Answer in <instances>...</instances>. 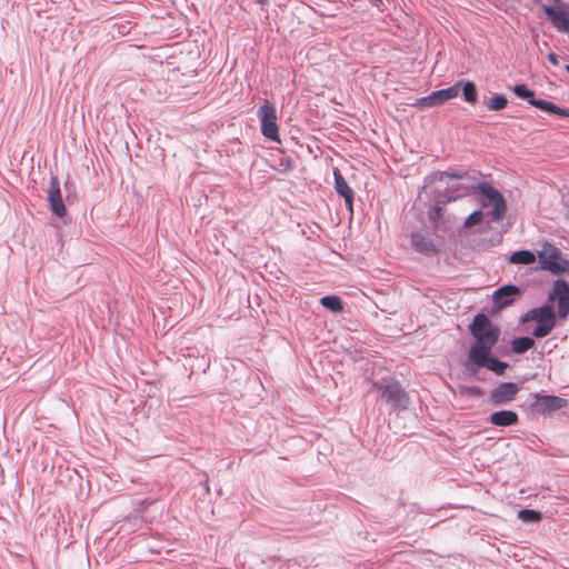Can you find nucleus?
<instances>
[{"instance_id": "2eb2a0df", "label": "nucleus", "mask_w": 569, "mask_h": 569, "mask_svg": "<svg viewBox=\"0 0 569 569\" xmlns=\"http://www.w3.org/2000/svg\"><path fill=\"white\" fill-rule=\"evenodd\" d=\"M411 246L416 251L432 256L437 253V247L427 231L420 230L411 233Z\"/></svg>"}, {"instance_id": "6ab92c4d", "label": "nucleus", "mask_w": 569, "mask_h": 569, "mask_svg": "<svg viewBox=\"0 0 569 569\" xmlns=\"http://www.w3.org/2000/svg\"><path fill=\"white\" fill-rule=\"evenodd\" d=\"M490 422L498 427L513 426L518 422V415L511 410H501L491 413Z\"/></svg>"}, {"instance_id": "a878e982", "label": "nucleus", "mask_w": 569, "mask_h": 569, "mask_svg": "<svg viewBox=\"0 0 569 569\" xmlns=\"http://www.w3.org/2000/svg\"><path fill=\"white\" fill-rule=\"evenodd\" d=\"M518 517L525 522H537L541 518L540 512L531 509L520 510Z\"/></svg>"}, {"instance_id": "393cba45", "label": "nucleus", "mask_w": 569, "mask_h": 569, "mask_svg": "<svg viewBox=\"0 0 569 569\" xmlns=\"http://www.w3.org/2000/svg\"><path fill=\"white\" fill-rule=\"evenodd\" d=\"M485 216H487V214L481 209L473 211L466 218V220L463 222V227L471 228L476 224H479L482 221Z\"/></svg>"}, {"instance_id": "412c9836", "label": "nucleus", "mask_w": 569, "mask_h": 569, "mask_svg": "<svg viewBox=\"0 0 569 569\" xmlns=\"http://www.w3.org/2000/svg\"><path fill=\"white\" fill-rule=\"evenodd\" d=\"M460 89L462 90L463 99L471 104L478 100V92L476 84L471 81L461 82Z\"/></svg>"}, {"instance_id": "9d476101", "label": "nucleus", "mask_w": 569, "mask_h": 569, "mask_svg": "<svg viewBox=\"0 0 569 569\" xmlns=\"http://www.w3.org/2000/svg\"><path fill=\"white\" fill-rule=\"evenodd\" d=\"M47 201L49 203L50 211L62 218L66 212V206L62 200L61 190H60V181L57 176L51 174L49 187L47 189Z\"/></svg>"}, {"instance_id": "ddd939ff", "label": "nucleus", "mask_w": 569, "mask_h": 569, "mask_svg": "<svg viewBox=\"0 0 569 569\" xmlns=\"http://www.w3.org/2000/svg\"><path fill=\"white\" fill-rule=\"evenodd\" d=\"M460 86L461 82H457L449 88L433 91L429 96L421 98L419 100V104L427 108L440 106L446 101L456 98L460 92Z\"/></svg>"}, {"instance_id": "bb28decb", "label": "nucleus", "mask_w": 569, "mask_h": 569, "mask_svg": "<svg viewBox=\"0 0 569 569\" xmlns=\"http://www.w3.org/2000/svg\"><path fill=\"white\" fill-rule=\"evenodd\" d=\"M461 392L462 393H467V395H472V396H480L481 395V389L479 387H476V386L462 387L461 388Z\"/></svg>"}, {"instance_id": "cd10ccee", "label": "nucleus", "mask_w": 569, "mask_h": 569, "mask_svg": "<svg viewBox=\"0 0 569 569\" xmlns=\"http://www.w3.org/2000/svg\"><path fill=\"white\" fill-rule=\"evenodd\" d=\"M548 60L553 64V66H557L558 64V57L556 53L553 52H550L548 54Z\"/></svg>"}, {"instance_id": "aec40b11", "label": "nucleus", "mask_w": 569, "mask_h": 569, "mask_svg": "<svg viewBox=\"0 0 569 569\" xmlns=\"http://www.w3.org/2000/svg\"><path fill=\"white\" fill-rule=\"evenodd\" d=\"M509 261L515 264H531L536 261V254L529 250H520L513 252Z\"/></svg>"}, {"instance_id": "dca6fc26", "label": "nucleus", "mask_w": 569, "mask_h": 569, "mask_svg": "<svg viewBox=\"0 0 569 569\" xmlns=\"http://www.w3.org/2000/svg\"><path fill=\"white\" fill-rule=\"evenodd\" d=\"M545 12L555 27L561 31L569 33V11L563 7H546Z\"/></svg>"}, {"instance_id": "f8f14e48", "label": "nucleus", "mask_w": 569, "mask_h": 569, "mask_svg": "<svg viewBox=\"0 0 569 569\" xmlns=\"http://www.w3.org/2000/svg\"><path fill=\"white\" fill-rule=\"evenodd\" d=\"M518 392H519V387L517 383L502 382L491 390L490 397H489V402L492 406L507 405L516 398Z\"/></svg>"}, {"instance_id": "5701e85b", "label": "nucleus", "mask_w": 569, "mask_h": 569, "mask_svg": "<svg viewBox=\"0 0 569 569\" xmlns=\"http://www.w3.org/2000/svg\"><path fill=\"white\" fill-rule=\"evenodd\" d=\"M320 303L333 312H340L343 309L341 299L338 296H325L320 299Z\"/></svg>"}, {"instance_id": "39448f33", "label": "nucleus", "mask_w": 569, "mask_h": 569, "mask_svg": "<svg viewBox=\"0 0 569 569\" xmlns=\"http://www.w3.org/2000/svg\"><path fill=\"white\" fill-rule=\"evenodd\" d=\"M538 258L540 269L553 274L563 273L569 269V262L562 258L560 250L550 243L542 246L538 251Z\"/></svg>"}, {"instance_id": "f3484780", "label": "nucleus", "mask_w": 569, "mask_h": 569, "mask_svg": "<svg viewBox=\"0 0 569 569\" xmlns=\"http://www.w3.org/2000/svg\"><path fill=\"white\" fill-rule=\"evenodd\" d=\"M520 290L516 286L507 284L500 287L493 292V302L496 306L502 308L511 303Z\"/></svg>"}, {"instance_id": "4468645a", "label": "nucleus", "mask_w": 569, "mask_h": 569, "mask_svg": "<svg viewBox=\"0 0 569 569\" xmlns=\"http://www.w3.org/2000/svg\"><path fill=\"white\" fill-rule=\"evenodd\" d=\"M536 400L532 408L540 413H551L566 406V400L557 396L539 395L535 396Z\"/></svg>"}, {"instance_id": "a211bd4d", "label": "nucleus", "mask_w": 569, "mask_h": 569, "mask_svg": "<svg viewBox=\"0 0 569 569\" xmlns=\"http://www.w3.org/2000/svg\"><path fill=\"white\" fill-rule=\"evenodd\" d=\"M335 177V189L336 191L343 197L346 204L348 206L349 210L352 211V199H353V191L348 186L347 181L342 177V174L335 170L333 172Z\"/></svg>"}, {"instance_id": "f257e3e1", "label": "nucleus", "mask_w": 569, "mask_h": 569, "mask_svg": "<svg viewBox=\"0 0 569 569\" xmlns=\"http://www.w3.org/2000/svg\"><path fill=\"white\" fill-rule=\"evenodd\" d=\"M470 332L475 338V342L470 347L468 357L472 356L473 358H480V353H491L500 336L499 329L483 313H479L473 318L470 325Z\"/></svg>"}, {"instance_id": "b1692460", "label": "nucleus", "mask_w": 569, "mask_h": 569, "mask_svg": "<svg viewBox=\"0 0 569 569\" xmlns=\"http://www.w3.org/2000/svg\"><path fill=\"white\" fill-rule=\"evenodd\" d=\"M508 103L507 98L503 94H495L488 101H486V106L491 111H498L506 108Z\"/></svg>"}, {"instance_id": "4be33fe9", "label": "nucleus", "mask_w": 569, "mask_h": 569, "mask_svg": "<svg viewBox=\"0 0 569 569\" xmlns=\"http://www.w3.org/2000/svg\"><path fill=\"white\" fill-rule=\"evenodd\" d=\"M533 345H535V341L530 337L516 338L512 340V343H511L512 351L518 355L526 352L527 350L532 348Z\"/></svg>"}, {"instance_id": "20e7f679", "label": "nucleus", "mask_w": 569, "mask_h": 569, "mask_svg": "<svg viewBox=\"0 0 569 569\" xmlns=\"http://www.w3.org/2000/svg\"><path fill=\"white\" fill-rule=\"evenodd\" d=\"M523 320L535 321L536 326L531 329L532 336L536 338H543L553 329L556 316L550 306H542L529 310Z\"/></svg>"}, {"instance_id": "f03ea898", "label": "nucleus", "mask_w": 569, "mask_h": 569, "mask_svg": "<svg viewBox=\"0 0 569 569\" xmlns=\"http://www.w3.org/2000/svg\"><path fill=\"white\" fill-rule=\"evenodd\" d=\"M477 190L479 191L478 202L481 210L493 222L501 221L507 211V203L501 192L488 182L478 183Z\"/></svg>"}, {"instance_id": "9b49d317", "label": "nucleus", "mask_w": 569, "mask_h": 569, "mask_svg": "<svg viewBox=\"0 0 569 569\" xmlns=\"http://www.w3.org/2000/svg\"><path fill=\"white\" fill-rule=\"evenodd\" d=\"M549 300L558 305V316L565 319L569 315V283L562 279L553 282L552 291L549 293Z\"/></svg>"}, {"instance_id": "7ed1b4c3", "label": "nucleus", "mask_w": 569, "mask_h": 569, "mask_svg": "<svg viewBox=\"0 0 569 569\" xmlns=\"http://www.w3.org/2000/svg\"><path fill=\"white\" fill-rule=\"evenodd\" d=\"M372 389L379 392L381 397L386 399V402L393 409H407L409 405V397L398 381L392 379L375 381L372 383Z\"/></svg>"}, {"instance_id": "7c9ffc66", "label": "nucleus", "mask_w": 569, "mask_h": 569, "mask_svg": "<svg viewBox=\"0 0 569 569\" xmlns=\"http://www.w3.org/2000/svg\"><path fill=\"white\" fill-rule=\"evenodd\" d=\"M566 70H567V72L569 73V66H566Z\"/></svg>"}, {"instance_id": "c85d7f7f", "label": "nucleus", "mask_w": 569, "mask_h": 569, "mask_svg": "<svg viewBox=\"0 0 569 569\" xmlns=\"http://www.w3.org/2000/svg\"><path fill=\"white\" fill-rule=\"evenodd\" d=\"M439 214H440V208L435 207L433 212L430 214V218L433 219L436 217H439Z\"/></svg>"}, {"instance_id": "c756f323", "label": "nucleus", "mask_w": 569, "mask_h": 569, "mask_svg": "<svg viewBox=\"0 0 569 569\" xmlns=\"http://www.w3.org/2000/svg\"><path fill=\"white\" fill-rule=\"evenodd\" d=\"M373 6L378 7L382 1L381 0H369Z\"/></svg>"}, {"instance_id": "1a4fd4ad", "label": "nucleus", "mask_w": 569, "mask_h": 569, "mask_svg": "<svg viewBox=\"0 0 569 569\" xmlns=\"http://www.w3.org/2000/svg\"><path fill=\"white\" fill-rule=\"evenodd\" d=\"M465 366L470 375H477L480 368H487L499 376L508 367L506 362L491 357V353H480V358L468 357Z\"/></svg>"}, {"instance_id": "423d86ee", "label": "nucleus", "mask_w": 569, "mask_h": 569, "mask_svg": "<svg viewBox=\"0 0 569 569\" xmlns=\"http://www.w3.org/2000/svg\"><path fill=\"white\" fill-rule=\"evenodd\" d=\"M439 179L443 180L445 178H450L457 180V182L450 184L448 190L451 192L450 196L447 197L448 201L456 200L458 198L466 197L477 190V186H475L468 178L466 172L462 171H443L438 173Z\"/></svg>"}, {"instance_id": "6e6552de", "label": "nucleus", "mask_w": 569, "mask_h": 569, "mask_svg": "<svg viewBox=\"0 0 569 569\" xmlns=\"http://www.w3.org/2000/svg\"><path fill=\"white\" fill-rule=\"evenodd\" d=\"M258 117L261 123V133L271 141H280L277 111L273 104L268 101L258 109Z\"/></svg>"}, {"instance_id": "0eeeda50", "label": "nucleus", "mask_w": 569, "mask_h": 569, "mask_svg": "<svg viewBox=\"0 0 569 569\" xmlns=\"http://www.w3.org/2000/svg\"><path fill=\"white\" fill-rule=\"evenodd\" d=\"M513 92L518 98L527 100L531 106H535L540 110L569 118V109L559 108L558 106L547 100L536 99L533 91L530 90L526 84L515 86Z\"/></svg>"}]
</instances>
